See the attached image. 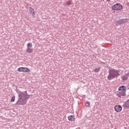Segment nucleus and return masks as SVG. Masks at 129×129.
<instances>
[{"label":"nucleus","instance_id":"obj_1","mask_svg":"<svg viewBox=\"0 0 129 129\" xmlns=\"http://www.w3.org/2000/svg\"><path fill=\"white\" fill-rule=\"evenodd\" d=\"M18 94V100L16 103V105H25L27 103L26 99H29V95H28V92L26 91L22 92L18 91L17 92Z\"/></svg>","mask_w":129,"mask_h":129},{"label":"nucleus","instance_id":"obj_2","mask_svg":"<svg viewBox=\"0 0 129 129\" xmlns=\"http://www.w3.org/2000/svg\"><path fill=\"white\" fill-rule=\"evenodd\" d=\"M123 72L121 70H115L114 69H111L109 70V75L107 76L108 80H111L113 78L118 77L120 74H122Z\"/></svg>","mask_w":129,"mask_h":129},{"label":"nucleus","instance_id":"obj_3","mask_svg":"<svg viewBox=\"0 0 129 129\" xmlns=\"http://www.w3.org/2000/svg\"><path fill=\"white\" fill-rule=\"evenodd\" d=\"M122 6L120 4H116L112 6V11H121L122 10Z\"/></svg>","mask_w":129,"mask_h":129},{"label":"nucleus","instance_id":"obj_4","mask_svg":"<svg viewBox=\"0 0 129 129\" xmlns=\"http://www.w3.org/2000/svg\"><path fill=\"white\" fill-rule=\"evenodd\" d=\"M19 72H23V73H29L31 72V70L28 68L21 67L18 69Z\"/></svg>","mask_w":129,"mask_h":129},{"label":"nucleus","instance_id":"obj_5","mask_svg":"<svg viewBox=\"0 0 129 129\" xmlns=\"http://www.w3.org/2000/svg\"><path fill=\"white\" fill-rule=\"evenodd\" d=\"M114 110L116 112H120L122 110V107L120 105H116L114 107Z\"/></svg>","mask_w":129,"mask_h":129},{"label":"nucleus","instance_id":"obj_6","mask_svg":"<svg viewBox=\"0 0 129 129\" xmlns=\"http://www.w3.org/2000/svg\"><path fill=\"white\" fill-rule=\"evenodd\" d=\"M117 95L118 97H121V96H125V92L119 91L117 93Z\"/></svg>","mask_w":129,"mask_h":129},{"label":"nucleus","instance_id":"obj_7","mask_svg":"<svg viewBox=\"0 0 129 129\" xmlns=\"http://www.w3.org/2000/svg\"><path fill=\"white\" fill-rule=\"evenodd\" d=\"M124 22H125V19L119 20L116 22L117 23L116 26H118V25H122V24L124 23Z\"/></svg>","mask_w":129,"mask_h":129},{"label":"nucleus","instance_id":"obj_8","mask_svg":"<svg viewBox=\"0 0 129 129\" xmlns=\"http://www.w3.org/2000/svg\"><path fill=\"white\" fill-rule=\"evenodd\" d=\"M125 89H126L125 86H121L118 88V91H121V92L125 93Z\"/></svg>","mask_w":129,"mask_h":129},{"label":"nucleus","instance_id":"obj_9","mask_svg":"<svg viewBox=\"0 0 129 129\" xmlns=\"http://www.w3.org/2000/svg\"><path fill=\"white\" fill-rule=\"evenodd\" d=\"M29 12L30 14L32 16V17H34L35 13V11H34V9L32 8H29Z\"/></svg>","mask_w":129,"mask_h":129},{"label":"nucleus","instance_id":"obj_10","mask_svg":"<svg viewBox=\"0 0 129 129\" xmlns=\"http://www.w3.org/2000/svg\"><path fill=\"white\" fill-rule=\"evenodd\" d=\"M68 118L70 121H73L75 119V117L74 115H71L69 116Z\"/></svg>","mask_w":129,"mask_h":129},{"label":"nucleus","instance_id":"obj_11","mask_svg":"<svg viewBox=\"0 0 129 129\" xmlns=\"http://www.w3.org/2000/svg\"><path fill=\"white\" fill-rule=\"evenodd\" d=\"M33 49L32 48H27L26 52H27V53H29V54H30V53H33Z\"/></svg>","mask_w":129,"mask_h":129},{"label":"nucleus","instance_id":"obj_12","mask_svg":"<svg viewBox=\"0 0 129 129\" xmlns=\"http://www.w3.org/2000/svg\"><path fill=\"white\" fill-rule=\"evenodd\" d=\"M127 78H128V74H126L125 75L122 77V80H124V81L126 80L127 79Z\"/></svg>","mask_w":129,"mask_h":129},{"label":"nucleus","instance_id":"obj_13","mask_svg":"<svg viewBox=\"0 0 129 129\" xmlns=\"http://www.w3.org/2000/svg\"><path fill=\"white\" fill-rule=\"evenodd\" d=\"M71 5H73L72 3V1H69L66 2L67 6H71Z\"/></svg>","mask_w":129,"mask_h":129},{"label":"nucleus","instance_id":"obj_14","mask_svg":"<svg viewBox=\"0 0 129 129\" xmlns=\"http://www.w3.org/2000/svg\"><path fill=\"white\" fill-rule=\"evenodd\" d=\"M100 71V68H97L93 70V72H99Z\"/></svg>","mask_w":129,"mask_h":129},{"label":"nucleus","instance_id":"obj_15","mask_svg":"<svg viewBox=\"0 0 129 129\" xmlns=\"http://www.w3.org/2000/svg\"><path fill=\"white\" fill-rule=\"evenodd\" d=\"M16 100V96L15 95H13L11 98V102H14Z\"/></svg>","mask_w":129,"mask_h":129},{"label":"nucleus","instance_id":"obj_16","mask_svg":"<svg viewBox=\"0 0 129 129\" xmlns=\"http://www.w3.org/2000/svg\"><path fill=\"white\" fill-rule=\"evenodd\" d=\"M33 47V44L32 43H28L27 44V48H32Z\"/></svg>","mask_w":129,"mask_h":129},{"label":"nucleus","instance_id":"obj_17","mask_svg":"<svg viewBox=\"0 0 129 129\" xmlns=\"http://www.w3.org/2000/svg\"><path fill=\"white\" fill-rule=\"evenodd\" d=\"M85 106H89L90 105V102H87L85 104Z\"/></svg>","mask_w":129,"mask_h":129},{"label":"nucleus","instance_id":"obj_18","mask_svg":"<svg viewBox=\"0 0 129 129\" xmlns=\"http://www.w3.org/2000/svg\"><path fill=\"white\" fill-rule=\"evenodd\" d=\"M111 0H107V2H110Z\"/></svg>","mask_w":129,"mask_h":129}]
</instances>
